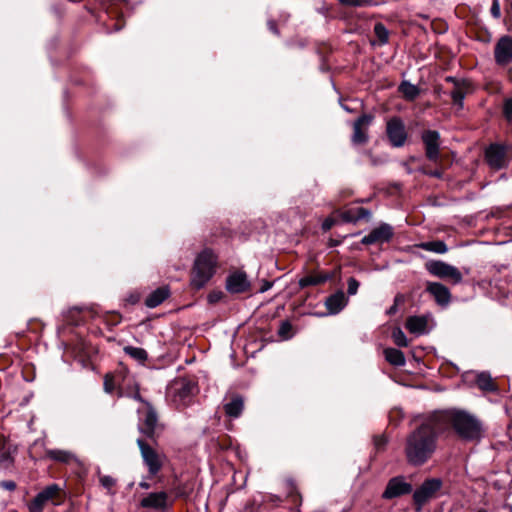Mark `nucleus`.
Listing matches in <instances>:
<instances>
[{
  "instance_id": "nucleus-1",
  "label": "nucleus",
  "mask_w": 512,
  "mask_h": 512,
  "mask_svg": "<svg viewBox=\"0 0 512 512\" xmlns=\"http://www.w3.org/2000/svg\"><path fill=\"white\" fill-rule=\"evenodd\" d=\"M433 421L438 430L452 429L464 442L479 443L486 433L483 422L475 415L461 409H448L433 413Z\"/></svg>"
},
{
  "instance_id": "nucleus-2",
  "label": "nucleus",
  "mask_w": 512,
  "mask_h": 512,
  "mask_svg": "<svg viewBox=\"0 0 512 512\" xmlns=\"http://www.w3.org/2000/svg\"><path fill=\"white\" fill-rule=\"evenodd\" d=\"M440 433L432 414L406 439L405 455L408 463L414 466L424 464L434 453L437 435Z\"/></svg>"
},
{
  "instance_id": "nucleus-3",
  "label": "nucleus",
  "mask_w": 512,
  "mask_h": 512,
  "mask_svg": "<svg viewBox=\"0 0 512 512\" xmlns=\"http://www.w3.org/2000/svg\"><path fill=\"white\" fill-rule=\"evenodd\" d=\"M217 267V256L210 249L200 252L193 264L190 284L195 289L203 288L213 277Z\"/></svg>"
},
{
  "instance_id": "nucleus-4",
  "label": "nucleus",
  "mask_w": 512,
  "mask_h": 512,
  "mask_svg": "<svg viewBox=\"0 0 512 512\" xmlns=\"http://www.w3.org/2000/svg\"><path fill=\"white\" fill-rule=\"evenodd\" d=\"M443 482L439 478L426 479L419 488L413 493V500L417 505V511H420L422 506L432 498L436 497L437 493L442 488Z\"/></svg>"
},
{
  "instance_id": "nucleus-5",
  "label": "nucleus",
  "mask_w": 512,
  "mask_h": 512,
  "mask_svg": "<svg viewBox=\"0 0 512 512\" xmlns=\"http://www.w3.org/2000/svg\"><path fill=\"white\" fill-rule=\"evenodd\" d=\"M425 267L431 275L442 279H450L454 284L460 283L463 279L457 267L440 260L428 261Z\"/></svg>"
},
{
  "instance_id": "nucleus-6",
  "label": "nucleus",
  "mask_w": 512,
  "mask_h": 512,
  "mask_svg": "<svg viewBox=\"0 0 512 512\" xmlns=\"http://www.w3.org/2000/svg\"><path fill=\"white\" fill-rule=\"evenodd\" d=\"M137 444L149 474L155 476L162 469L163 457L144 440L138 439Z\"/></svg>"
},
{
  "instance_id": "nucleus-7",
  "label": "nucleus",
  "mask_w": 512,
  "mask_h": 512,
  "mask_svg": "<svg viewBox=\"0 0 512 512\" xmlns=\"http://www.w3.org/2000/svg\"><path fill=\"white\" fill-rule=\"evenodd\" d=\"M112 375H119V396H128L138 401H142L138 386L134 382L126 367L120 366L117 370H115V372L112 373Z\"/></svg>"
},
{
  "instance_id": "nucleus-8",
  "label": "nucleus",
  "mask_w": 512,
  "mask_h": 512,
  "mask_svg": "<svg viewBox=\"0 0 512 512\" xmlns=\"http://www.w3.org/2000/svg\"><path fill=\"white\" fill-rule=\"evenodd\" d=\"M195 387L190 381L181 379L175 381L169 388L172 400L178 406H187L191 400Z\"/></svg>"
},
{
  "instance_id": "nucleus-9",
  "label": "nucleus",
  "mask_w": 512,
  "mask_h": 512,
  "mask_svg": "<svg viewBox=\"0 0 512 512\" xmlns=\"http://www.w3.org/2000/svg\"><path fill=\"white\" fill-rule=\"evenodd\" d=\"M173 505V500L165 491L150 492L140 500V507L164 512Z\"/></svg>"
},
{
  "instance_id": "nucleus-10",
  "label": "nucleus",
  "mask_w": 512,
  "mask_h": 512,
  "mask_svg": "<svg viewBox=\"0 0 512 512\" xmlns=\"http://www.w3.org/2000/svg\"><path fill=\"white\" fill-rule=\"evenodd\" d=\"M386 134L393 147H402L407 140L404 122L399 117H393L387 122Z\"/></svg>"
},
{
  "instance_id": "nucleus-11",
  "label": "nucleus",
  "mask_w": 512,
  "mask_h": 512,
  "mask_svg": "<svg viewBox=\"0 0 512 512\" xmlns=\"http://www.w3.org/2000/svg\"><path fill=\"white\" fill-rule=\"evenodd\" d=\"M494 60L499 66H507L512 62V36H501L494 46Z\"/></svg>"
},
{
  "instance_id": "nucleus-12",
  "label": "nucleus",
  "mask_w": 512,
  "mask_h": 512,
  "mask_svg": "<svg viewBox=\"0 0 512 512\" xmlns=\"http://www.w3.org/2000/svg\"><path fill=\"white\" fill-rule=\"evenodd\" d=\"M426 157L437 161L440 155V134L435 130H426L422 134Z\"/></svg>"
},
{
  "instance_id": "nucleus-13",
  "label": "nucleus",
  "mask_w": 512,
  "mask_h": 512,
  "mask_svg": "<svg viewBox=\"0 0 512 512\" xmlns=\"http://www.w3.org/2000/svg\"><path fill=\"white\" fill-rule=\"evenodd\" d=\"M411 492L412 485L406 482L403 477L398 476L389 480L382 496L385 499H393Z\"/></svg>"
},
{
  "instance_id": "nucleus-14",
  "label": "nucleus",
  "mask_w": 512,
  "mask_h": 512,
  "mask_svg": "<svg viewBox=\"0 0 512 512\" xmlns=\"http://www.w3.org/2000/svg\"><path fill=\"white\" fill-rule=\"evenodd\" d=\"M373 121V116L363 114L353 123L352 142L355 145L365 144L368 141L367 128Z\"/></svg>"
},
{
  "instance_id": "nucleus-15",
  "label": "nucleus",
  "mask_w": 512,
  "mask_h": 512,
  "mask_svg": "<svg viewBox=\"0 0 512 512\" xmlns=\"http://www.w3.org/2000/svg\"><path fill=\"white\" fill-rule=\"evenodd\" d=\"M446 81L453 84V89L450 92V96L454 105L460 109L463 108L464 99L470 90V83L467 80H460L452 76L446 77Z\"/></svg>"
},
{
  "instance_id": "nucleus-16",
  "label": "nucleus",
  "mask_w": 512,
  "mask_h": 512,
  "mask_svg": "<svg viewBox=\"0 0 512 512\" xmlns=\"http://www.w3.org/2000/svg\"><path fill=\"white\" fill-rule=\"evenodd\" d=\"M226 289L231 294L245 293L250 289V282L243 271L231 273L226 279Z\"/></svg>"
},
{
  "instance_id": "nucleus-17",
  "label": "nucleus",
  "mask_w": 512,
  "mask_h": 512,
  "mask_svg": "<svg viewBox=\"0 0 512 512\" xmlns=\"http://www.w3.org/2000/svg\"><path fill=\"white\" fill-rule=\"evenodd\" d=\"M393 237V228L389 224H381L373 229L368 235L361 240L362 244L371 245L374 243H384L390 241Z\"/></svg>"
},
{
  "instance_id": "nucleus-18",
  "label": "nucleus",
  "mask_w": 512,
  "mask_h": 512,
  "mask_svg": "<svg viewBox=\"0 0 512 512\" xmlns=\"http://www.w3.org/2000/svg\"><path fill=\"white\" fill-rule=\"evenodd\" d=\"M487 163L494 169H501L506 164V150L499 144H491L485 152Z\"/></svg>"
},
{
  "instance_id": "nucleus-19",
  "label": "nucleus",
  "mask_w": 512,
  "mask_h": 512,
  "mask_svg": "<svg viewBox=\"0 0 512 512\" xmlns=\"http://www.w3.org/2000/svg\"><path fill=\"white\" fill-rule=\"evenodd\" d=\"M426 291L433 296L436 303L440 306H447L451 300L449 289L439 282H428Z\"/></svg>"
},
{
  "instance_id": "nucleus-20",
  "label": "nucleus",
  "mask_w": 512,
  "mask_h": 512,
  "mask_svg": "<svg viewBox=\"0 0 512 512\" xmlns=\"http://www.w3.org/2000/svg\"><path fill=\"white\" fill-rule=\"evenodd\" d=\"M225 414L230 418H238L244 409V399L240 395H233L229 402L223 406Z\"/></svg>"
},
{
  "instance_id": "nucleus-21",
  "label": "nucleus",
  "mask_w": 512,
  "mask_h": 512,
  "mask_svg": "<svg viewBox=\"0 0 512 512\" xmlns=\"http://www.w3.org/2000/svg\"><path fill=\"white\" fill-rule=\"evenodd\" d=\"M346 303L347 300L344 292L338 291L329 296L325 304L330 314H337L345 307Z\"/></svg>"
},
{
  "instance_id": "nucleus-22",
  "label": "nucleus",
  "mask_w": 512,
  "mask_h": 512,
  "mask_svg": "<svg viewBox=\"0 0 512 512\" xmlns=\"http://www.w3.org/2000/svg\"><path fill=\"white\" fill-rule=\"evenodd\" d=\"M371 213L363 207L350 208L341 213V218L345 222H357L362 219H369Z\"/></svg>"
},
{
  "instance_id": "nucleus-23",
  "label": "nucleus",
  "mask_w": 512,
  "mask_h": 512,
  "mask_svg": "<svg viewBox=\"0 0 512 512\" xmlns=\"http://www.w3.org/2000/svg\"><path fill=\"white\" fill-rule=\"evenodd\" d=\"M428 320L425 316H410L406 328L414 334H424L427 331Z\"/></svg>"
},
{
  "instance_id": "nucleus-24",
  "label": "nucleus",
  "mask_w": 512,
  "mask_h": 512,
  "mask_svg": "<svg viewBox=\"0 0 512 512\" xmlns=\"http://www.w3.org/2000/svg\"><path fill=\"white\" fill-rule=\"evenodd\" d=\"M157 421L158 419L155 410L151 406H149L145 413L143 425L141 426V431L147 436H152L155 431Z\"/></svg>"
},
{
  "instance_id": "nucleus-25",
  "label": "nucleus",
  "mask_w": 512,
  "mask_h": 512,
  "mask_svg": "<svg viewBox=\"0 0 512 512\" xmlns=\"http://www.w3.org/2000/svg\"><path fill=\"white\" fill-rule=\"evenodd\" d=\"M46 455L48 458L60 462V463H71L73 461H76L77 458L75 454H73L70 451L67 450H61V449H50L46 451Z\"/></svg>"
},
{
  "instance_id": "nucleus-26",
  "label": "nucleus",
  "mask_w": 512,
  "mask_h": 512,
  "mask_svg": "<svg viewBox=\"0 0 512 512\" xmlns=\"http://www.w3.org/2000/svg\"><path fill=\"white\" fill-rule=\"evenodd\" d=\"M169 296V290L166 287L157 288L145 300V305L149 308H155L160 305Z\"/></svg>"
},
{
  "instance_id": "nucleus-27",
  "label": "nucleus",
  "mask_w": 512,
  "mask_h": 512,
  "mask_svg": "<svg viewBox=\"0 0 512 512\" xmlns=\"http://www.w3.org/2000/svg\"><path fill=\"white\" fill-rule=\"evenodd\" d=\"M384 356L387 362L394 366H404L406 363L404 353L395 348H386L384 350Z\"/></svg>"
},
{
  "instance_id": "nucleus-28",
  "label": "nucleus",
  "mask_w": 512,
  "mask_h": 512,
  "mask_svg": "<svg viewBox=\"0 0 512 512\" xmlns=\"http://www.w3.org/2000/svg\"><path fill=\"white\" fill-rule=\"evenodd\" d=\"M330 277L326 274H310L299 280V286L305 288L308 286H316L326 282Z\"/></svg>"
},
{
  "instance_id": "nucleus-29",
  "label": "nucleus",
  "mask_w": 512,
  "mask_h": 512,
  "mask_svg": "<svg viewBox=\"0 0 512 512\" xmlns=\"http://www.w3.org/2000/svg\"><path fill=\"white\" fill-rule=\"evenodd\" d=\"M419 248L437 253V254H445L448 251V247L444 241L436 240V241H429V242H423L418 245Z\"/></svg>"
},
{
  "instance_id": "nucleus-30",
  "label": "nucleus",
  "mask_w": 512,
  "mask_h": 512,
  "mask_svg": "<svg viewBox=\"0 0 512 512\" xmlns=\"http://www.w3.org/2000/svg\"><path fill=\"white\" fill-rule=\"evenodd\" d=\"M123 350L125 354H127L129 357H131L140 364H143L148 358L146 350L140 347L125 346Z\"/></svg>"
},
{
  "instance_id": "nucleus-31",
  "label": "nucleus",
  "mask_w": 512,
  "mask_h": 512,
  "mask_svg": "<svg viewBox=\"0 0 512 512\" xmlns=\"http://www.w3.org/2000/svg\"><path fill=\"white\" fill-rule=\"evenodd\" d=\"M399 91L403 94V96L407 99V100H414L420 93V90L419 88L408 82V81H403L400 86H399Z\"/></svg>"
},
{
  "instance_id": "nucleus-32",
  "label": "nucleus",
  "mask_w": 512,
  "mask_h": 512,
  "mask_svg": "<svg viewBox=\"0 0 512 512\" xmlns=\"http://www.w3.org/2000/svg\"><path fill=\"white\" fill-rule=\"evenodd\" d=\"M476 383L478 387L484 391L495 390V385L489 374L481 373L477 376Z\"/></svg>"
},
{
  "instance_id": "nucleus-33",
  "label": "nucleus",
  "mask_w": 512,
  "mask_h": 512,
  "mask_svg": "<svg viewBox=\"0 0 512 512\" xmlns=\"http://www.w3.org/2000/svg\"><path fill=\"white\" fill-rule=\"evenodd\" d=\"M119 375L113 376L112 374H107L104 379V390L107 393H113L115 390L119 392Z\"/></svg>"
},
{
  "instance_id": "nucleus-34",
  "label": "nucleus",
  "mask_w": 512,
  "mask_h": 512,
  "mask_svg": "<svg viewBox=\"0 0 512 512\" xmlns=\"http://www.w3.org/2000/svg\"><path fill=\"white\" fill-rule=\"evenodd\" d=\"M61 491V488L57 484H51L44 488L40 494L44 497V499L48 502L49 500H52L59 496V493Z\"/></svg>"
},
{
  "instance_id": "nucleus-35",
  "label": "nucleus",
  "mask_w": 512,
  "mask_h": 512,
  "mask_svg": "<svg viewBox=\"0 0 512 512\" xmlns=\"http://www.w3.org/2000/svg\"><path fill=\"white\" fill-rule=\"evenodd\" d=\"M392 339H393V342L398 347H407L409 345V341H408L405 333L400 328H395L392 331Z\"/></svg>"
},
{
  "instance_id": "nucleus-36",
  "label": "nucleus",
  "mask_w": 512,
  "mask_h": 512,
  "mask_svg": "<svg viewBox=\"0 0 512 512\" xmlns=\"http://www.w3.org/2000/svg\"><path fill=\"white\" fill-rule=\"evenodd\" d=\"M47 501L40 494V492L34 497V499L28 504L30 512H42L44 505Z\"/></svg>"
},
{
  "instance_id": "nucleus-37",
  "label": "nucleus",
  "mask_w": 512,
  "mask_h": 512,
  "mask_svg": "<svg viewBox=\"0 0 512 512\" xmlns=\"http://www.w3.org/2000/svg\"><path fill=\"white\" fill-rule=\"evenodd\" d=\"M374 33L381 44H386L389 39V32L382 23H376L374 26Z\"/></svg>"
},
{
  "instance_id": "nucleus-38",
  "label": "nucleus",
  "mask_w": 512,
  "mask_h": 512,
  "mask_svg": "<svg viewBox=\"0 0 512 512\" xmlns=\"http://www.w3.org/2000/svg\"><path fill=\"white\" fill-rule=\"evenodd\" d=\"M99 482L103 488H105L108 492L112 490V488L116 485V480L109 475H101L99 473Z\"/></svg>"
},
{
  "instance_id": "nucleus-39",
  "label": "nucleus",
  "mask_w": 512,
  "mask_h": 512,
  "mask_svg": "<svg viewBox=\"0 0 512 512\" xmlns=\"http://www.w3.org/2000/svg\"><path fill=\"white\" fill-rule=\"evenodd\" d=\"M503 115L508 122L512 121V97L504 101Z\"/></svg>"
},
{
  "instance_id": "nucleus-40",
  "label": "nucleus",
  "mask_w": 512,
  "mask_h": 512,
  "mask_svg": "<svg viewBox=\"0 0 512 512\" xmlns=\"http://www.w3.org/2000/svg\"><path fill=\"white\" fill-rule=\"evenodd\" d=\"M347 284H348V289H347V292L349 295H355L358 291V288H359V282L354 278V277H350L347 281Z\"/></svg>"
},
{
  "instance_id": "nucleus-41",
  "label": "nucleus",
  "mask_w": 512,
  "mask_h": 512,
  "mask_svg": "<svg viewBox=\"0 0 512 512\" xmlns=\"http://www.w3.org/2000/svg\"><path fill=\"white\" fill-rule=\"evenodd\" d=\"M490 13L495 19H499L501 17V8L499 0H493L490 8Z\"/></svg>"
},
{
  "instance_id": "nucleus-42",
  "label": "nucleus",
  "mask_w": 512,
  "mask_h": 512,
  "mask_svg": "<svg viewBox=\"0 0 512 512\" xmlns=\"http://www.w3.org/2000/svg\"><path fill=\"white\" fill-rule=\"evenodd\" d=\"M371 0H350L347 6H353V7H362L371 5Z\"/></svg>"
},
{
  "instance_id": "nucleus-43",
  "label": "nucleus",
  "mask_w": 512,
  "mask_h": 512,
  "mask_svg": "<svg viewBox=\"0 0 512 512\" xmlns=\"http://www.w3.org/2000/svg\"><path fill=\"white\" fill-rule=\"evenodd\" d=\"M402 300V296L397 295L394 299V304L387 310L388 315H393L397 312L398 303Z\"/></svg>"
},
{
  "instance_id": "nucleus-44",
  "label": "nucleus",
  "mask_w": 512,
  "mask_h": 512,
  "mask_svg": "<svg viewBox=\"0 0 512 512\" xmlns=\"http://www.w3.org/2000/svg\"><path fill=\"white\" fill-rule=\"evenodd\" d=\"M223 296V293L222 292H211L209 295H208V301L209 303H217Z\"/></svg>"
},
{
  "instance_id": "nucleus-45",
  "label": "nucleus",
  "mask_w": 512,
  "mask_h": 512,
  "mask_svg": "<svg viewBox=\"0 0 512 512\" xmlns=\"http://www.w3.org/2000/svg\"><path fill=\"white\" fill-rule=\"evenodd\" d=\"M0 486L3 489L9 490V491H13L16 489V484L14 481H2V482H0Z\"/></svg>"
},
{
  "instance_id": "nucleus-46",
  "label": "nucleus",
  "mask_w": 512,
  "mask_h": 512,
  "mask_svg": "<svg viewBox=\"0 0 512 512\" xmlns=\"http://www.w3.org/2000/svg\"><path fill=\"white\" fill-rule=\"evenodd\" d=\"M291 330V324L289 322H283L279 329V334L285 336Z\"/></svg>"
},
{
  "instance_id": "nucleus-47",
  "label": "nucleus",
  "mask_w": 512,
  "mask_h": 512,
  "mask_svg": "<svg viewBox=\"0 0 512 512\" xmlns=\"http://www.w3.org/2000/svg\"><path fill=\"white\" fill-rule=\"evenodd\" d=\"M333 225H334V220L332 218H327L322 223V229L324 231H328L332 228Z\"/></svg>"
},
{
  "instance_id": "nucleus-48",
  "label": "nucleus",
  "mask_w": 512,
  "mask_h": 512,
  "mask_svg": "<svg viewBox=\"0 0 512 512\" xmlns=\"http://www.w3.org/2000/svg\"><path fill=\"white\" fill-rule=\"evenodd\" d=\"M272 284L269 282H265V284L261 287L260 292H265L271 288Z\"/></svg>"
},
{
  "instance_id": "nucleus-49",
  "label": "nucleus",
  "mask_w": 512,
  "mask_h": 512,
  "mask_svg": "<svg viewBox=\"0 0 512 512\" xmlns=\"http://www.w3.org/2000/svg\"><path fill=\"white\" fill-rule=\"evenodd\" d=\"M385 443H386V441L384 438H376L375 439V444L377 447H380V446L384 445Z\"/></svg>"
},
{
  "instance_id": "nucleus-50",
  "label": "nucleus",
  "mask_w": 512,
  "mask_h": 512,
  "mask_svg": "<svg viewBox=\"0 0 512 512\" xmlns=\"http://www.w3.org/2000/svg\"><path fill=\"white\" fill-rule=\"evenodd\" d=\"M269 28H270V30H271V31H273L274 33H276V34L278 33V30H277V28H276V25H275V23H274L273 21L269 22Z\"/></svg>"
},
{
  "instance_id": "nucleus-51",
  "label": "nucleus",
  "mask_w": 512,
  "mask_h": 512,
  "mask_svg": "<svg viewBox=\"0 0 512 512\" xmlns=\"http://www.w3.org/2000/svg\"><path fill=\"white\" fill-rule=\"evenodd\" d=\"M139 486L142 488V489H149L150 488V484L146 481H141L139 483Z\"/></svg>"
},
{
  "instance_id": "nucleus-52",
  "label": "nucleus",
  "mask_w": 512,
  "mask_h": 512,
  "mask_svg": "<svg viewBox=\"0 0 512 512\" xmlns=\"http://www.w3.org/2000/svg\"><path fill=\"white\" fill-rule=\"evenodd\" d=\"M350 0H339V2L343 5H348Z\"/></svg>"
},
{
  "instance_id": "nucleus-53",
  "label": "nucleus",
  "mask_w": 512,
  "mask_h": 512,
  "mask_svg": "<svg viewBox=\"0 0 512 512\" xmlns=\"http://www.w3.org/2000/svg\"><path fill=\"white\" fill-rule=\"evenodd\" d=\"M431 175L435 176V177H440V172L435 171V172L431 173Z\"/></svg>"
},
{
  "instance_id": "nucleus-54",
  "label": "nucleus",
  "mask_w": 512,
  "mask_h": 512,
  "mask_svg": "<svg viewBox=\"0 0 512 512\" xmlns=\"http://www.w3.org/2000/svg\"><path fill=\"white\" fill-rule=\"evenodd\" d=\"M478 512H485V511H483V510H479Z\"/></svg>"
}]
</instances>
